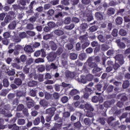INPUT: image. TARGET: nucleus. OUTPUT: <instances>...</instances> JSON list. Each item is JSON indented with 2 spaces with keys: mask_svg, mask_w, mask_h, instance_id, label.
<instances>
[{
  "mask_svg": "<svg viewBox=\"0 0 130 130\" xmlns=\"http://www.w3.org/2000/svg\"><path fill=\"white\" fill-rule=\"evenodd\" d=\"M101 50H102V51H106L108 49H109V47L106 44L101 45Z\"/></svg>",
  "mask_w": 130,
  "mask_h": 130,
  "instance_id": "49",
  "label": "nucleus"
},
{
  "mask_svg": "<svg viewBox=\"0 0 130 130\" xmlns=\"http://www.w3.org/2000/svg\"><path fill=\"white\" fill-rule=\"evenodd\" d=\"M100 62V57L96 56L94 57H90L88 58L87 60V63H88V67L90 69H94L95 68H97L98 66V62Z\"/></svg>",
  "mask_w": 130,
  "mask_h": 130,
  "instance_id": "1",
  "label": "nucleus"
},
{
  "mask_svg": "<svg viewBox=\"0 0 130 130\" xmlns=\"http://www.w3.org/2000/svg\"><path fill=\"white\" fill-rule=\"evenodd\" d=\"M90 45V42H85L81 45L82 49H86Z\"/></svg>",
  "mask_w": 130,
  "mask_h": 130,
  "instance_id": "52",
  "label": "nucleus"
},
{
  "mask_svg": "<svg viewBox=\"0 0 130 130\" xmlns=\"http://www.w3.org/2000/svg\"><path fill=\"white\" fill-rule=\"evenodd\" d=\"M119 34L121 36H126V35L127 34V32L125 29H120L119 31Z\"/></svg>",
  "mask_w": 130,
  "mask_h": 130,
  "instance_id": "48",
  "label": "nucleus"
},
{
  "mask_svg": "<svg viewBox=\"0 0 130 130\" xmlns=\"http://www.w3.org/2000/svg\"><path fill=\"white\" fill-rule=\"evenodd\" d=\"M94 16L95 19L98 20L102 21L103 20V14L101 12H96Z\"/></svg>",
  "mask_w": 130,
  "mask_h": 130,
  "instance_id": "21",
  "label": "nucleus"
},
{
  "mask_svg": "<svg viewBox=\"0 0 130 130\" xmlns=\"http://www.w3.org/2000/svg\"><path fill=\"white\" fill-rule=\"evenodd\" d=\"M13 33H14V35L12 36V40H13L14 42H15V43H19V42L22 41L21 38L16 34V32L13 31Z\"/></svg>",
  "mask_w": 130,
  "mask_h": 130,
  "instance_id": "11",
  "label": "nucleus"
},
{
  "mask_svg": "<svg viewBox=\"0 0 130 130\" xmlns=\"http://www.w3.org/2000/svg\"><path fill=\"white\" fill-rule=\"evenodd\" d=\"M71 116V112L69 111L64 112L62 113V118L63 119H66V118H69Z\"/></svg>",
  "mask_w": 130,
  "mask_h": 130,
  "instance_id": "34",
  "label": "nucleus"
},
{
  "mask_svg": "<svg viewBox=\"0 0 130 130\" xmlns=\"http://www.w3.org/2000/svg\"><path fill=\"white\" fill-rule=\"evenodd\" d=\"M86 56L87 55H86V53H82L79 55V58L80 60H84V59L86 58Z\"/></svg>",
  "mask_w": 130,
  "mask_h": 130,
  "instance_id": "58",
  "label": "nucleus"
},
{
  "mask_svg": "<svg viewBox=\"0 0 130 130\" xmlns=\"http://www.w3.org/2000/svg\"><path fill=\"white\" fill-rule=\"evenodd\" d=\"M106 43L107 44H109V42H112L114 40V38L112 37V35H107L105 37Z\"/></svg>",
  "mask_w": 130,
  "mask_h": 130,
  "instance_id": "18",
  "label": "nucleus"
},
{
  "mask_svg": "<svg viewBox=\"0 0 130 130\" xmlns=\"http://www.w3.org/2000/svg\"><path fill=\"white\" fill-rule=\"evenodd\" d=\"M17 26V22L16 21H12L10 24L8 25V28L10 29V30H14L16 26Z\"/></svg>",
  "mask_w": 130,
  "mask_h": 130,
  "instance_id": "26",
  "label": "nucleus"
},
{
  "mask_svg": "<svg viewBox=\"0 0 130 130\" xmlns=\"http://www.w3.org/2000/svg\"><path fill=\"white\" fill-rule=\"evenodd\" d=\"M24 109L25 106H24V105L19 104L18 106H17L16 110H17V111H22V110H23Z\"/></svg>",
  "mask_w": 130,
  "mask_h": 130,
  "instance_id": "56",
  "label": "nucleus"
},
{
  "mask_svg": "<svg viewBox=\"0 0 130 130\" xmlns=\"http://www.w3.org/2000/svg\"><path fill=\"white\" fill-rule=\"evenodd\" d=\"M8 127L9 129L12 128V130H20V127L16 124H8Z\"/></svg>",
  "mask_w": 130,
  "mask_h": 130,
  "instance_id": "25",
  "label": "nucleus"
},
{
  "mask_svg": "<svg viewBox=\"0 0 130 130\" xmlns=\"http://www.w3.org/2000/svg\"><path fill=\"white\" fill-rule=\"evenodd\" d=\"M114 13H115V9L112 7L108 8L107 11V14L108 16H111L112 15H114Z\"/></svg>",
  "mask_w": 130,
  "mask_h": 130,
  "instance_id": "23",
  "label": "nucleus"
},
{
  "mask_svg": "<svg viewBox=\"0 0 130 130\" xmlns=\"http://www.w3.org/2000/svg\"><path fill=\"white\" fill-rule=\"evenodd\" d=\"M54 33L55 34V35H57V36H61V35H63V34H64L63 31L60 29L55 30Z\"/></svg>",
  "mask_w": 130,
  "mask_h": 130,
  "instance_id": "36",
  "label": "nucleus"
},
{
  "mask_svg": "<svg viewBox=\"0 0 130 130\" xmlns=\"http://www.w3.org/2000/svg\"><path fill=\"white\" fill-rule=\"evenodd\" d=\"M16 96L19 98H21V97H25L26 96V93L23 91L19 90L16 92Z\"/></svg>",
  "mask_w": 130,
  "mask_h": 130,
  "instance_id": "31",
  "label": "nucleus"
},
{
  "mask_svg": "<svg viewBox=\"0 0 130 130\" xmlns=\"http://www.w3.org/2000/svg\"><path fill=\"white\" fill-rule=\"evenodd\" d=\"M16 77H19L21 80H22V81H24L25 80V78L26 77V76L23 72H18L16 74Z\"/></svg>",
  "mask_w": 130,
  "mask_h": 130,
  "instance_id": "28",
  "label": "nucleus"
},
{
  "mask_svg": "<svg viewBox=\"0 0 130 130\" xmlns=\"http://www.w3.org/2000/svg\"><path fill=\"white\" fill-rule=\"evenodd\" d=\"M61 129V124H58L57 123H55L54 126L51 128L50 130H59Z\"/></svg>",
  "mask_w": 130,
  "mask_h": 130,
  "instance_id": "29",
  "label": "nucleus"
},
{
  "mask_svg": "<svg viewBox=\"0 0 130 130\" xmlns=\"http://www.w3.org/2000/svg\"><path fill=\"white\" fill-rule=\"evenodd\" d=\"M49 45L51 50L55 51L57 49V45L53 41H50Z\"/></svg>",
  "mask_w": 130,
  "mask_h": 130,
  "instance_id": "22",
  "label": "nucleus"
},
{
  "mask_svg": "<svg viewBox=\"0 0 130 130\" xmlns=\"http://www.w3.org/2000/svg\"><path fill=\"white\" fill-rule=\"evenodd\" d=\"M70 120L71 122H75L77 120V117L76 116V114H73L71 117H70Z\"/></svg>",
  "mask_w": 130,
  "mask_h": 130,
  "instance_id": "63",
  "label": "nucleus"
},
{
  "mask_svg": "<svg viewBox=\"0 0 130 130\" xmlns=\"http://www.w3.org/2000/svg\"><path fill=\"white\" fill-rule=\"evenodd\" d=\"M17 123L19 125H23L25 124V121L24 119H18L17 121Z\"/></svg>",
  "mask_w": 130,
  "mask_h": 130,
  "instance_id": "57",
  "label": "nucleus"
},
{
  "mask_svg": "<svg viewBox=\"0 0 130 130\" xmlns=\"http://www.w3.org/2000/svg\"><path fill=\"white\" fill-rule=\"evenodd\" d=\"M90 94L88 92H85L82 96L80 98V102L81 103H84L85 101H88L90 100Z\"/></svg>",
  "mask_w": 130,
  "mask_h": 130,
  "instance_id": "9",
  "label": "nucleus"
},
{
  "mask_svg": "<svg viewBox=\"0 0 130 130\" xmlns=\"http://www.w3.org/2000/svg\"><path fill=\"white\" fill-rule=\"evenodd\" d=\"M56 53L55 52L52 51L48 54L46 56V58L48 61L52 62V61H54L55 59H56Z\"/></svg>",
  "mask_w": 130,
  "mask_h": 130,
  "instance_id": "3",
  "label": "nucleus"
},
{
  "mask_svg": "<svg viewBox=\"0 0 130 130\" xmlns=\"http://www.w3.org/2000/svg\"><path fill=\"white\" fill-rule=\"evenodd\" d=\"M40 105L43 107H47L48 106V102L45 100H41L40 102Z\"/></svg>",
  "mask_w": 130,
  "mask_h": 130,
  "instance_id": "32",
  "label": "nucleus"
},
{
  "mask_svg": "<svg viewBox=\"0 0 130 130\" xmlns=\"http://www.w3.org/2000/svg\"><path fill=\"white\" fill-rule=\"evenodd\" d=\"M19 37L21 39L26 38V37H27V31L26 32L25 31L20 32L19 34Z\"/></svg>",
  "mask_w": 130,
  "mask_h": 130,
  "instance_id": "44",
  "label": "nucleus"
},
{
  "mask_svg": "<svg viewBox=\"0 0 130 130\" xmlns=\"http://www.w3.org/2000/svg\"><path fill=\"white\" fill-rule=\"evenodd\" d=\"M85 108L86 110H89V111H94V108L91 106V105L89 104H86L85 105Z\"/></svg>",
  "mask_w": 130,
  "mask_h": 130,
  "instance_id": "41",
  "label": "nucleus"
},
{
  "mask_svg": "<svg viewBox=\"0 0 130 130\" xmlns=\"http://www.w3.org/2000/svg\"><path fill=\"white\" fill-rule=\"evenodd\" d=\"M100 110L102 113L103 116H106V111H107V108L105 107V105H100L99 107Z\"/></svg>",
  "mask_w": 130,
  "mask_h": 130,
  "instance_id": "14",
  "label": "nucleus"
},
{
  "mask_svg": "<svg viewBox=\"0 0 130 130\" xmlns=\"http://www.w3.org/2000/svg\"><path fill=\"white\" fill-rule=\"evenodd\" d=\"M37 92V90L36 89H31L30 91V94L31 97H36V93Z\"/></svg>",
  "mask_w": 130,
  "mask_h": 130,
  "instance_id": "61",
  "label": "nucleus"
},
{
  "mask_svg": "<svg viewBox=\"0 0 130 130\" xmlns=\"http://www.w3.org/2000/svg\"><path fill=\"white\" fill-rule=\"evenodd\" d=\"M115 60L118 61L119 63L120 64H123L124 63V59L123 57V55L122 54H117L114 57Z\"/></svg>",
  "mask_w": 130,
  "mask_h": 130,
  "instance_id": "7",
  "label": "nucleus"
},
{
  "mask_svg": "<svg viewBox=\"0 0 130 130\" xmlns=\"http://www.w3.org/2000/svg\"><path fill=\"white\" fill-rule=\"evenodd\" d=\"M23 83V81H22V79L17 78H15L14 80V83L16 86H18V87L21 86Z\"/></svg>",
  "mask_w": 130,
  "mask_h": 130,
  "instance_id": "27",
  "label": "nucleus"
},
{
  "mask_svg": "<svg viewBox=\"0 0 130 130\" xmlns=\"http://www.w3.org/2000/svg\"><path fill=\"white\" fill-rule=\"evenodd\" d=\"M100 100V96H97L96 95H94L91 98V101L93 102V103H97L99 102Z\"/></svg>",
  "mask_w": 130,
  "mask_h": 130,
  "instance_id": "40",
  "label": "nucleus"
},
{
  "mask_svg": "<svg viewBox=\"0 0 130 130\" xmlns=\"http://www.w3.org/2000/svg\"><path fill=\"white\" fill-rule=\"evenodd\" d=\"M114 103H115V100L112 99L110 101L105 102L104 105H105L106 108H109V107H111V105L114 104Z\"/></svg>",
  "mask_w": 130,
  "mask_h": 130,
  "instance_id": "13",
  "label": "nucleus"
},
{
  "mask_svg": "<svg viewBox=\"0 0 130 130\" xmlns=\"http://www.w3.org/2000/svg\"><path fill=\"white\" fill-rule=\"evenodd\" d=\"M70 93L71 96H75V95H77V94H80V91H79L78 89H73L71 90Z\"/></svg>",
  "mask_w": 130,
  "mask_h": 130,
  "instance_id": "39",
  "label": "nucleus"
},
{
  "mask_svg": "<svg viewBox=\"0 0 130 130\" xmlns=\"http://www.w3.org/2000/svg\"><path fill=\"white\" fill-rule=\"evenodd\" d=\"M113 89H114V87L113 85L108 86V84L107 83H105L103 87V92L106 90L107 92L108 93L112 92V91H113Z\"/></svg>",
  "mask_w": 130,
  "mask_h": 130,
  "instance_id": "6",
  "label": "nucleus"
},
{
  "mask_svg": "<svg viewBox=\"0 0 130 130\" xmlns=\"http://www.w3.org/2000/svg\"><path fill=\"white\" fill-rule=\"evenodd\" d=\"M122 21H123L122 17L118 16L115 19L116 25H121L122 24Z\"/></svg>",
  "mask_w": 130,
  "mask_h": 130,
  "instance_id": "35",
  "label": "nucleus"
},
{
  "mask_svg": "<svg viewBox=\"0 0 130 130\" xmlns=\"http://www.w3.org/2000/svg\"><path fill=\"white\" fill-rule=\"evenodd\" d=\"M56 109L55 108H50L46 110V113L50 116H53Z\"/></svg>",
  "mask_w": 130,
  "mask_h": 130,
  "instance_id": "12",
  "label": "nucleus"
},
{
  "mask_svg": "<svg viewBox=\"0 0 130 130\" xmlns=\"http://www.w3.org/2000/svg\"><path fill=\"white\" fill-rule=\"evenodd\" d=\"M112 35L113 37H117L118 36V29L114 28L112 31Z\"/></svg>",
  "mask_w": 130,
  "mask_h": 130,
  "instance_id": "47",
  "label": "nucleus"
},
{
  "mask_svg": "<svg viewBox=\"0 0 130 130\" xmlns=\"http://www.w3.org/2000/svg\"><path fill=\"white\" fill-rule=\"evenodd\" d=\"M16 17V13L13 11L8 12V15L5 18L4 21L7 24L10 23L12 20H14Z\"/></svg>",
  "mask_w": 130,
  "mask_h": 130,
  "instance_id": "2",
  "label": "nucleus"
},
{
  "mask_svg": "<svg viewBox=\"0 0 130 130\" xmlns=\"http://www.w3.org/2000/svg\"><path fill=\"white\" fill-rule=\"evenodd\" d=\"M48 27L50 28V29H53V28L55 27L56 26V24H55V23L52 21H50L47 24Z\"/></svg>",
  "mask_w": 130,
  "mask_h": 130,
  "instance_id": "51",
  "label": "nucleus"
},
{
  "mask_svg": "<svg viewBox=\"0 0 130 130\" xmlns=\"http://www.w3.org/2000/svg\"><path fill=\"white\" fill-rule=\"evenodd\" d=\"M33 123L34 125H38L39 123H40V118L37 117L33 121Z\"/></svg>",
  "mask_w": 130,
  "mask_h": 130,
  "instance_id": "62",
  "label": "nucleus"
},
{
  "mask_svg": "<svg viewBox=\"0 0 130 130\" xmlns=\"http://www.w3.org/2000/svg\"><path fill=\"white\" fill-rule=\"evenodd\" d=\"M61 101L62 103H67L69 101V98L67 96H64L61 98Z\"/></svg>",
  "mask_w": 130,
  "mask_h": 130,
  "instance_id": "64",
  "label": "nucleus"
},
{
  "mask_svg": "<svg viewBox=\"0 0 130 130\" xmlns=\"http://www.w3.org/2000/svg\"><path fill=\"white\" fill-rule=\"evenodd\" d=\"M84 123L85 124V125H90V124H91V120L90 118H85L84 119Z\"/></svg>",
  "mask_w": 130,
  "mask_h": 130,
  "instance_id": "55",
  "label": "nucleus"
},
{
  "mask_svg": "<svg viewBox=\"0 0 130 130\" xmlns=\"http://www.w3.org/2000/svg\"><path fill=\"white\" fill-rule=\"evenodd\" d=\"M78 58V55L75 53H72L70 54V59H72L73 60H75V59H77Z\"/></svg>",
  "mask_w": 130,
  "mask_h": 130,
  "instance_id": "50",
  "label": "nucleus"
},
{
  "mask_svg": "<svg viewBox=\"0 0 130 130\" xmlns=\"http://www.w3.org/2000/svg\"><path fill=\"white\" fill-rule=\"evenodd\" d=\"M98 39H99V41H100V42H102V43H106V40L105 38H104V36H103V35H99Z\"/></svg>",
  "mask_w": 130,
  "mask_h": 130,
  "instance_id": "37",
  "label": "nucleus"
},
{
  "mask_svg": "<svg viewBox=\"0 0 130 130\" xmlns=\"http://www.w3.org/2000/svg\"><path fill=\"white\" fill-rule=\"evenodd\" d=\"M90 45L91 47H95L94 49V53H97V52H99L100 51V44H98V42L96 41H93L90 43Z\"/></svg>",
  "mask_w": 130,
  "mask_h": 130,
  "instance_id": "5",
  "label": "nucleus"
},
{
  "mask_svg": "<svg viewBox=\"0 0 130 130\" xmlns=\"http://www.w3.org/2000/svg\"><path fill=\"white\" fill-rule=\"evenodd\" d=\"M127 47L128 48L126 49L124 52V55H126V56H127L128 58H130V44L127 45Z\"/></svg>",
  "mask_w": 130,
  "mask_h": 130,
  "instance_id": "30",
  "label": "nucleus"
},
{
  "mask_svg": "<svg viewBox=\"0 0 130 130\" xmlns=\"http://www.w3.org/2000/svg\"><path fill=\"white\" fill-rule=\"evenodd\" d=\"M18 104H19V99L18 98H16L12 102V106L14 108H16L17 106H18Z\"/></svg>",
  "mask_w": 130,
  "mask_h": 130,
  "instance_id": "42",
  "label": "nucleus"
},
{
  "mask_svg": "<svg viewBox=\"0 0 130 130\" xmlns=\"http://www.w3.org/2000/svg\"><path fill=\"white\" fill-rule=\"evenodd\" d=\"M12 66L13 68H14V69H16V70H22V68H21V66L20 65L18 64L17 63H12Z\"/></svg>",
  "mask_w": 130,
  "mask_h": 130,
  "instance_id": "54",
  "label": "nucleus"
},
{
  "mask_svg": "<svg viewBox=\"0 0 130 130\" xmlns=\"http://www.w3.org/2000/svg\"><path fill=\"white\" fill-rule=\"evenodd\" d=\"M115 43L117 44V45L119 48H120L121 49H124V48L126 47L125 44H124L123 42H121V40L120 39H116Z\"/></svg>",
  "mask_w": 130,
  "mask_h": 130,
  "instance_id": "10",
  "label": "nucleus"
},
{
  "mask_svg": "<svg viewBox=\"0 0 130 130\" xmlns=\"http://www.w3.org/2000/svg\"><path fill=\"white\" fill-rule=\"evenodd\" d=\"M100 72H101V68H99L98 66L92 70V74H94L97 77H100Z\"/></svg>",
  "mask_w": 130,
  "mask_h": 130,
  "instance_id": "15",
  "label": "nucleus"
},
{
  "mask_svg": "<svg viewBox=\"0 0 130 130\" xmlns=\"http://www.w3.org/2000/svg\"><path fill=\"white\" fill-rule=\"evenodd\" d=\"M65 76L67 77V78H71V79H73V78H75L76 75L74 72H71V71H67L65 72Z\"/></svg>",
  "mask_w": 130,
  "mask_h": 130,
  "instance_id": "19",
  "label": "nucleus"
},
{
  "mask_svg": "<svg viewBox=\"0 0 130 130\" xmlns=\"http://www.w3.org/2000/svg\"><path fill=\"white\" fill-rule=\"evenodd\" d=\"M70 2V4L75 7V6H77L79 3H80V0H69Z\"/></svg>",
  "mask_w": 130,
  "mask_h": 130,
  "instance_id": "53",
  "label": "nucleus"
},
{
  "mask_svg": "<svg viewBox=\"0 0 130 130\" xmlns=\"http://www.w3.org/2000/svg\"><path fill=\"white\" fill-rule=\"evenodd\" d=\"M24 50L27 53H31L33 52V48L31 45H27L24 47Z\"/></svg>",
  "mask_w": 130,
  "mask_h": 130,
  "instance_id": "20",
  "label": "nucleus"
},
{
  "mask_svg": "<svg viewBox=\"0 0 130 130\" xmlns=\"http://www.w3.org/2000/svg\"><path fill=\"white\" fill-rule=\"evenodd\" d=\"M74 126L76 127V128H80L81 126H82V124H81V122L80 121H78L74 123Z\"/></svg>",
  "mask_w": 130,
  "mask_h": 130,
  "instance_id": "59",
  "label": "nucleus"
},
{
  "mask_svg": "<svg viewBox=\"0 0 130 130\" xmlns=\"http://www.w3.org/2000/svg\"><path fill=\"white\" fill-rule=\"evenodd\" d=\"M26 105L28 108H32L34 106V101L31 98L27 96L26 98Z\"/></svg>",
  "mask_w": 130,
  "mask_h": 130,
  "instance_id": "8",
  "label": "nucleus"
},
{
  "mask_svg": "<svg viewBox=\"0 0 130 130\" xmlns=\"http://www.w3.org/2000/svg\"><path fill=\"white\" fill-rule=\"evenodd\" d=\"M38 84V82L37 81L32 80L28 83V86L29 87H35V86H37Z\"/></svg>",
  "mask_w": 130,
  "mask_h": 130,
  "instance_id": "38",
  "label": "nucleus"
},
{
  "mask_svg": "<svg viewBox=\"0 0 130 130\" xmlns=\"http://www.w3.org/2000/svg\"><path fill=\"white\" fill-rule=\"evenodd\" d=\"M3 86L6 88H8L10 85V82H9V80L7 79H4L3 81Z\"/></svg>",
  "mask_w": 130,
  "mask_h": 130,
  "instance_id": "46",
  "label": "nucleus"
},
{
  "mask_svg": "<svg viewBox=\"0 0 130 130\" xmlns=\"http://www.w3.org/2000/svg\"><path fill=\"white\" fill-rule=\"evenodd\" d=\"M38 71L40 73H42V72H44L45 71V66L44 65H41L38 67Z\"/></svg>",
  "mask_w": 130,
  "mask_h": 130,
  "instance_id": "60",
  "label": "nucleus"
},
{
  "mask_svg": "<svg viewBox=\"0 0 130 130\" xmlns=\"http://www.w3.org/2000/svg\"><path fill=\"white\" fill-rule=\"evenodd\" d=\"M129 86V81L125 80L123 82L122 84V87L123 89H126Z\"/></svg>",
  "mask_w": 130,
  "mask_h": 130,
  "instance_id": "43",
  "label": "nucleus"
},
{
  "mask_svg": "<svg viewBox=\"0 0 130 130\" xmlns=\"http://www.w3.org/2000/svg\"><path fill=\"white\" fill-rule=\"evenodd\" d=\"M0 114H4V120L5 121H9L10 120V117H12L13 115L10 113H7L4 109H0Z\"/></svg>",
  "mask_w": 130,
  "mask_h": 130,
  "instance_id": "4",
  "label": "nucleus"
},
{
  "mask_svg": "<svg viewBox=\"0 0 130 130\" xmlns=\"http://www.w3.org/2000/svg\"><path fill=\"white\" fill-rule=\"evenodd\" d=\"M85 77L87 82H91V81H93V79H94V76L92 74H88Z\"/></svg>",
  "mask_w": 130,
  "mask_h": 130,
  "instance_id": "45",
  "label": "nucleus"
},
{
  "mask_svg": "<svg viewBox=\"0 0 130 130\" xmlns=\"http://www.w3.org/2000/svg\"><path fill=\"white\" fill-rule=\"evenodd\" d=\"M76 79L79 83H82V84H86L87 82H88L87 81V78L85 76L81 75L80 78L78 77Z\"/></svg>",
  "mask_w": 130,
  "mask_h": 130,
  "instance_id": "16",
  "label": "nucleus"
},
{
  "mask_svg": "<svg viewBox=\"0 0 130 130\" xmlns=\"http://www.w3.org/2000/svg\"><path fill=\"white\" fill-rule=\"evenodd\" d=\"M88 28V24L87 23H82L80 27V31L84 32Z\"/></svg>",
  "mask_w": 130,
  "mask_h": 130,
  "instance_id": "33",
  "label": "nucleus"
},
{
  "mask_svg": "<svg viewBox=\"0 0 130 130\" xmlns=\"http://www.w3.org/2000/svg\"><path fill=\"white\" fill-rule=\"evenodd\" d=\"M87 36H88V35H84L79 37V40H80L81 43H84L88 41V37Z\"/></svg>",
  "mask_w": 130,
  "mask_h": 130,
  "instance_id": "24",
  "label": "nucleus"
},
{
  "mask_svg": "<svg viewBox=\"0 0 130 130\" xmlns=\"http://www.w3.org/2000/svg\"><path fill=\"white\" fill-rule=\"evenodd\" d=\"M54 120L58 122V124H61L62 125V118L59 117V114H56L54 116Z\"/></svg>",
  "mask_w": 130,
  "mask_h": 130,
  "instance_id": "17",
  "label": "nucleus"
}]
</instances>
